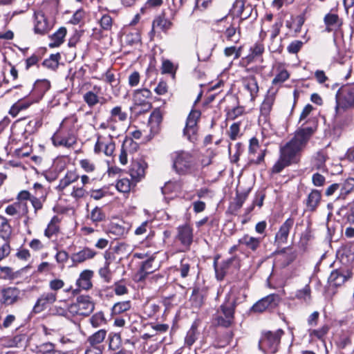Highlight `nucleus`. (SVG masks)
<instances>
[{
	"label": "nucleus",
	"mask_w": 354,
	"mask_h": 354,
	"mask_svg": "<svg viewBox=\"0 0 354 354\" xmlns=\"http://www.w3.org/2000/svg\"><path fill=\"white\" fill-rule=\"evenodd\" d=\"M314 132L315 129L313 127L298 129L294 137L280 147L279 158L272 167V173H280L284 168L297 163L300 159L301 152L306 147Z\"/></svg>",
	"instance_id": "nucleus-1"
},
{
	"label": "nucleus",
	"mask_w": 354,
	"mask_h": 354,
	"mask_svg": "<svg viewBox=\"0 0 354 354\" xmlns=\"http://www.w3.org/2000/svg\"><path fill=\"white\" fill-rule=\"evenodd\" d=\"M77 119L71 115L65 118L59 125V128L52 138L55 146L72 147L76 143L75 132L77 130Z\"/></svg>",
	"instance_id": "nucleus-2"
},
{
	"label": "nucleus",
	"mask_w": 354,
	"mask_h": 354,
	"mask_svg": "<svg viewBox=\"0 0 354 354\" xmlns=\"http://www.w3.org/2000/svg\"><path fill=\"white\" fill-rule=\"evenodd\" d=\"M236 302L227 295L225 301L220 306L214 315L215 324L221 327L229 328L234 322V313Z\"/></svg>",
	"instance_id": "nucleus-3"
},
{
	"label": "nucleus",
	"mask_w": 354,
	"mask_h": 354,
	"mask_svg": "<svg viewBox=\"0 0 354 354\" xmlns=\"http://www.w3.org/2000/svg\"><path fill=\"white\" fill-rule=\"evenodd\" d=\"M171 158L174 169L180 175L190 174L196 165V160L189 151H176L171 154Z\"/></svg>",
	"instance_id": "nucleus-4"
},
{
	"label": "nucleus",
	"mask_w": 354,
	"mask_h": 354,
	"mask_svg": "<svg viewBox=\"0 0 354 354\" xmlns=\"http://www.w3.org/2000/svg\"><path fill=\"white\" fill-rule=\"evenodd\" d=\"M284 332L278 329L275 332H264L259 342V348L265 353H275L279 348L281 336Z\"/></svg>",
	"instance_id": "nucleus-5"
},
{
	"label": "nucleus",
	"mask_w": 354,
	"mask_h": 354,
	"mask_svg": "<svg viewBox=\"0 0 354 354\" xmlns=\"http://www.w3.org/2000/svg\"><path fill=\"white\" fill-rule=\"evenodd\" d=\"M95 304L88 296L77 297L75 303L71 304L68 310L72 315L88 316L94 310Z\"/></svg>",
	"instance_id": "nucleus-6"
},
{
	"label": "nucleus",
	"mask_w": 354,
	"mask_h": 354,
	"mask_svg": "<svg viewBox=\"0 0 354 354\" xmlns=\"http://www.w3.org/2000/svg\"><path fill=\"white\" fill-rule=\"evenodd\" d=\"M200 116L201 112L199 111L192 110L187 118L183 133L187 138L192 142H196L198 139L197 122Z\"/></svg>",
	"instance_id": "nucleus-7"
},
{
	"label": "nucleus",
	"mask_w": 354,
	"mask_h": 354,
	"mask_svg": "<svg viewBox=\"0 0 354 354\" xmlns=\"http://www.w3.org/2000/svg\"><path fill=\"white\" fill-rule=\"evenodd\" d=\"M113 138V136L108 133L98 134L94 147L95 152H103L106 156H111L115 151V142Z\"/></svg>",
	"instance_id": "nucleus-8"
},
{
	"label": "nucleus",
	"mask_w": 354,
	"mask_h": 354,
	"mask_svg": "<svg viewBox=\"0 0 354 354\" xmlns=\"http://www.w3.org/2000/svg\"><path fill=\"white\" fill-rule=\"evenodd\" d=\"M21 299V291L15 286L4 287L0 290V303L6 306L14 305Z\"/></svg>",
	"instance_id": "nucleus-9"
},
{
	"label": "nucleus",
	"mask_w": 354,
	"mask_h": 354,
	"mask_svg": "<svg viewBox=\"0 0 354 354\" xmlns=\"http://www.w3.org/2000/svg\"><path fill=\"white\" fill-rule=\"evenodd\" d=\"M341 88H339L335 95V117L337 119L339 117L340 109H346L354 106V87H349L346 89V93L342 99L339 98Z\"/></svg>",
	"instance_id": "nucleus-10"
},
{
	"label": "nucleus",
	"mask_w": 354,
	"mask_h": 354,
	"mask_svg": "<svg viewBox=\"0 0 354 354\" xmlns=\"http://www.w3.org/2000/svg\"><path fill=\"white\" fill-rule=\"evenodd\" d=\"M33 24L34 32L41 35L48 33L53 26L41 11L35 12Z\"/></svg>",
	"instance_id": "nucleus-11"
},
{
	"label": "nucleus",
	"mask_w": 354,
	"mask_h": 354,
	"mask_svg": "<svg viewBox=\"0 0 354 354\" xmlns=\"http://www.w3.org/2000/svg\"><path fill=\"white\" fill-rule=\"evenodd\" d=\"M266 149H261L258 139L252 138L250 140L249 153L250 162L260 164L264 160Z\"/></svg>",
	"instance_id": "nucleus-12"
},
{
	"label": "nucleus",
	"mask_w": 354,
	"mask_h": 354,
	"mask_svg": "<svg viewBox=\"0 0 354 354\" xmlns=\"http://www.w3.org/2000/svg\"><path fill=\"white\" fill-rule=\"evenodd\" d=\"M279 297L277 295H269L254 304L252 310L254 312L262 313L268 308H275L279 304Z\"/></svg>",
	"instance_id": "nucleus-13"
},
{
	"label": "nucleus",
	"mask_w": 354,
	"mask_h": 354,
	"mask_svg": "<svg viewBox=\"0 0 354 354\" xmlns=\"http://www.w3.org/2000/svg\"><path fill=\"white\" fill-rule=\"evenodd\" d=\"M352 273L347 269H337L333 270L328 278L331 286H340L351 277Z\"/></svg>",
	"instance_id": "nucleus-14"
},
{
	"label": "nucleus",
	"mask_w": 354,
	"mask_h": 354,
	"mask_svg": "<svg viewBox=\"0 0 354 354\" xmlns=\"http://www.w3.org/2000/svg\"><path fill=\"white\" fill-rule=\"evenodd\" d=\"M241 82L243 88L248 92L250 100H254L259 91L257 78L254 75H249L243 77Z\"/></svg>",
	"instance_id": "nucleus-15"
},
{
	"label": "nucleus",
	"mask_w": 354,
	"mask_h": 354,
	"mask_svg": "<svg viewBox=\"0 0 354 354\" xmlns=\"http://www.w3.org/2000/svg\"><path fill=\"white\" fill-rule=\"evenodd\" d=\"M151 92L147 88L137 89L133 92V100L135 105L147 106L151 108L148 100L151 97Z\"/></svg>",
	"instance_id": "nucleus-16"
},
{
	"label": "nucleus",
	"mask_w": 354,
	"mask_h": 354,
	"mask_svg": "<svg viewBox=\"0 0 354 354\" xmlns=\"http://www.w3.org/2000/svg\"><path fill=\"white\" fill-rule=\"evenodd\" d=\"M6 214L12 216L21 217L28 212V208L26 203L17 201L6 207Z\"/></svg>",
	"instance_id": "nucleus-17"
},
{
	"label": "nucleus",
	"mask_w": 354,
	"mask_h": 354,
	"mask_svg": "<svg viewBox=\"0 0 354 354\" xmlns=\"http://www.w3.org/2000/svg\"><path fill=\"white\" fill-rule=\"evenodd\" d=\"M172 26V21L166 18L165 13H162L153 19L152 23V31L156 32V30H159L167 33L168 30L171 28Z\"/></svg>",
	"instance_id": "nucleus-18"
},
{
	"label": "nucleus",
	"mask_w": 354,
	"mask_h": 354,
	"mask_svg": "<svg viewBox=\"0 0 354 354\" xmlns=\"http://www.w3.org/2000/svg\"><path fill=\"white\" fill-rule=\"evenodd\" d=\"M57 299L56 292H44L37 299L34 306V310L36 313L42 311L48 304H53Z\"/></svg>",
	"instance_id": "nucleus-19"
},
{
	"label": "nucleus",
	"mask_w": 354,
	"mask_h": 354,
	"mask_svg": "<svg viewBox=\"0 0 354 354\" xmlns=\"http://www.w3.org/2000/svg\"><path fill=\"white\" fill-rule=\"evenodd\" d=\"M138 147V144L132 139H126L122 145L119 160L122 165H124L127 163V154L136 151Z\"/></svg>",
	"instance_id": "nucleus-20"
},
{
	"label": "nucleus",
	"mask_w": 354,
	"mask_h": 354,
	"mask_svg": "<svg viewBox=\"0 0 354 354\" xmlns=\"http://www.w3.org/2000/svg\"><path fill=\"white\" fill-rule=\"evenodd\" d=\"M96 255V252L89 248H84L79 252L71 255V260L75 264L82 263L87 260L93 259Z\"/></svg>",
	"instance_id": "nucleus-21"
},
{
	"label": "nucleus",
	"mask_w": 354,
	"mask_h": 354,
	"mask_svg": "<svg viewBox=\"0 0 354 354\" xmlns=\"http://www.w3.org/2000/svg\"><path fill=\"white\" fill-rule=\"evenodd\" d=\"M178 239L183 245L189 246L193 241L192 229L187 225L178 228Z\"/></svg>",
	"instance_id": "nucleus-22"
},
{
	"label": "nucleus",
	"mask_w": 354,
	"mask_h": 354,
	"mask_svg": "<svg viewBox=\"0 0 354 354\" xmlns=\"http://www.w3.org/2000/svg\"><path fill=\"white\" fill-rule=\"evenodd\" d=\"M321 192L317 189H312L306 200L307 210L310 212L315 211L321 202Z\"/></svg>",
	"instance_id": "nucleus-23"
},
{
	"label": "nucleus",
	"mask_w": 354,
	"mask_h": 354,
	"mask_svg": "<svg viewBox=\"0 0 354 354\" xmlns=\"http://www.w3.org/2000/svg\"><path fill=\"white\" fill-rule=\"evenodd\" d=\"M153 261L154 258L151 257L142 263V266L136 274L138 281L144 280L148 274L153 272L157 269L158 266L153 265Z\"/></svg>",
	"instance_id": "nucleus-24"
},
{
	"label": "nucleus",
	"mask_w": 354,
	"mask_h": 354,
	"mask_svg": "<svg viewBox=\"0 0 354 354\" xmlns=\"http://www.w3.org/2000/svg\"><path fill=\"white\" fill-rule=\"evenodd\" d=\"M294 224V219L289 218L281 225L276 234L275 239L279 243H285L287 241L289 232Z\"/></svg>",
	"instance_id": "nucleus-25"
},
{
	"label": "nucleus",
	"mask_w": 354,
	"mask_h": 354,
	"mask_svg": "<svg viewBox=\"0 0 354 354\" xmlns=\"http://www.w3.org/2000/svg\"><path fill=\"white\" fill-rule=\"evenodd\" d=\"M275 93H268L266 95L260 108V118L263 117L265 120H267L275 102Z\"/></svg>",
	"instance_id": "nucleus-26"
},
{
	"label": "nucleus",
	"mask_w": 354,
	"mask_h": 354,
	"mask_svg": "<svg viewBox=\"0 0 354 354\" xmlns=\"http://www.w3.org/2000/svg\"><path fill=\"white\" fill-rule=\"evenodd\" d=\"M93 275V272L89 270H85L81 272L78 279L76 281V285L80 289L89 290L92 288L91 278Z\"/></svg>",
	"instance_id": "nucleus-27"
},
{
	"label": "nucleus",
	"mask_w": 354,
	"mask_h": 354,
	"mask_svg": "<svg viewBox=\"0 0 354 354\" xmlns=\"http://www.w3.org/2000/svg\"><path fill=\"white\" fill-rule=\"evenodd\" d=\"M101 91L100 86H94L92 91L86 92L83 95L84 102L89 107H93L100 102L98 94Z\"/></svg>",
	"instance_id": "nucleus-28"
},
{
	"label": "nucleus",
	"mask_w": 354,
	"mask_h": 354,
	"mask_svg": "<svg viewBox=\"0 0 354 354\" xmlns=\"http://www.w3.org/2000/svg\"><path fill=\"white\" fill-rule=\"evenodd\" d=\"M261 242V239L260 238L253 237L248 234H245L239 239V244L245 245L248 249L253 252L259 248Z\"/></svg>",
	"instance_id": "nucleus-29"
},
{
	"label": "nucleus",
	"mask_w": 354,
	"mask_h": 354,
	"mask_svg": "<svg viewBox=\"0 0 354 354\" xmlns=\"http://www.w3.org/2000/svg\"><path fill=\"white\" fill-rule=\"evenodd\" d=\"M59 218L57 216H54L44 231L45 236L49 239L56 237L59 232Z\"/></svg>",
	"instance_id": "nucleus-30"
},
{
	"label": "nucleus",
	"mask_w": 354,
	"mask_h": 354,
	"mask_svg": "<svg viewBox=\"0 0 354 354\" xmlns=\"http://www.w3.org/2000/svg\"><path fill=\"white\" fill-rule=\"evenodd\" d=\"M12 232V227L9 224L8 219L0 215V236L5 241H9Z\"/></svg>",
	"instance_id": "nucleus-31"
},
{
	"label": "nucleus",
	"mask_w": 354,
	"mask_h": 354,
	"mask_svg": "<svg viewBox=\"0 0 354 354\" xmlns=\"http://www.w3.org/2000/svg\"><path fill=\"white\" fill-rule=\"evenodd\" d=\"M79 178V176L73 171H67L64 178L59 180L57 186L59 191H63L65 188L69 186L73 183L76 182Z\"/></svg>",
	"instance_id": "nucleus-32"
},
{
	"label": "nucleus",
	"mask_w": 354,
	"mask_h": 354,
	"mask_svg": "<svg viewBox=\"0 0 354 354\" xmlns=\"http://www.w3.org/2000/svg\"><path fill=\"white\" fill-rule=\"evenodd\" d=\"M163 113L160 109H156L151 113L149 120V124L151 127V129L154 131H157L160 124L162 120Z\"/></svg>",
	"instance_id": "nucleus-33"
},
{
	"label": "nucleus",
	"mask_w": 354,
	"mask_h": 354,
	"mask_svg": "<svg viewBox=\"0 0 354 354\" xmlns=\"http://www.w3.org/2000/svg\"><path fill=\"white\" fill-rule=\"evenodd\" d=\"M66 35V29L64 27L59 28L54 34L50 36L51 42L49 44L50 48L58 47L64 42V39Z\"/></svg>",
	"instance_id": "nucleus-34"
},
{
	"label": "nucleus",
	"mask_w": 354,
	"mask_h": 354,
	"mask_svg": "<svg viewBox=\"0 0 354 354\" xmlns=\"http://www.w3.org/2000/svg\"><path fill=\"white\" fill-rule=\"evenodd\" d=\"M130 175L136 181H139L145 175V167L142 163L134 162L130 169Z\"/></svg>",
	"instance_id": "nucleus-35"
},
{
	"label": "nucleus",
	"mask_w": 354,
	"mask_h": 354,
	"mask_svg": "<svg viewBox=\"0 0 354 354\" xmlns=\"http://www.w3.org/2000/svg\"><path fill=\"white\" fill-rule=\"evenodd\" d=\"M109 119L111 121L124 122L127 120V113L120 106H114L110 111Z\"/></svg>",
	"instance_id": "nucleus-36"
},
{
	"label": "nucleus",
	"mask_w": 354,
	"mask_h": 354,
	"mask_svg": "<svg viewBox=\"0 0 354 354\" xmlns=\"http://www.w3.org/2000/svg\"><path fill=\"white\" fill-rule=\"evenodd\" d=\"M37 354H65L57 349L55 345L51 342H45L37 346Z\"/></svg>",
	"instance_id": "nucleus-37"
},
{
	"label": "nucleus",
	"mask_w": 354,
	"mask_h": 354,
	"mask_svg": "<svg viewBox=\"0 0 354 354\" xmlns=\"http://www.w3.org/2000/svg\"><path fill=\"white\" fill-rule=\"evenodd\" d=\"M277 68L278 73L276 75L275 77L272 80V84L274 85L284 82L290 77L289 73L286 69L283 68V66L281 64H278Z\"/></svg>",
	"instance_id": "nucleus-38"
},
{
	"label": "nucleus",
	"mask_w": 354,
	"mask_h": 354,
	"mask_svg": "<svg viewBox=\"0 0 354 354\" xmlns=\"http://www.w3.org/2000/svg\"><path fill=\"white\" fill-rule=\"evenodd\" d=\"M50 84L46 80H39L35 82L32 91L38 95L39 98L50 88Z\"/></svg>",
	"instance_id": "nucleus-39"
},
{
	"label": "nucleus",
	"mask_w": 354,
	"mask_h": 354,
	"mask_svg": "<svg viewBox=\"0 0 354 354\" xmlns=\"http://www.w3.org/2000/svg\"><path fill=\"white\" fill-rule=\"evenodd\" d=\"M31 104L32 102L30 101L19 100L12 106L9 111V113L12 116L16 117L21 111L26 109Z\"/></svg>",
	"instance_id": "nucleus-40"
},
{
	"label": "nucleus",
	"mask_w": 354,
	"mask_h": 354,
	"mask_svg": "<svg viewBox=\"0 0 354 354\" xmlns=\"http://www.w3.org/2000/svg\"><path fill=\"white\" fill-rule=\"evenodd\" d=\"M354 190V178H348L342 184L340 189L339 197L345 198L347 195Z\"/></svg>",
	"instance_id": "nucleus-41"
},
{
	"label": "nucleus",
	"mask_w": 354,
	"mask_h": 354,
	"mask_svg": "<svg viewBox=\"0 0 354 354\" xmlns=\"http://www.w3.org/2000/svg\"><path fill=\"white\" fill-rule=\"evenodd\" d=\"M182 189V184L179 181H169L167 182L163 187H162V192L163 194L169 193H178Z\"/></svg>",
	"instance_id": "nucleus-42"
},
{
	"label": "nucleus",
	"mask_w": 354,
	"mask_h": 354,
	"mask_svg": "<svg viewBox=\"0 0 354 354\" xmlns=\"http://www.w3.org/2000/svg\"><path fill=\"white\" fill-rule=\"evenodd\" d=\"M295 297L306 303L311 300V290L309 285H306L302 289L297 290Z\"/></svg>",
	"instance_id": "nucleus-43"
},
{
	"label": "nucleus",
	"mask_w": 354,
	"mask_h": 354,
	"mask_svg": "<svg viewBox=\"0 0 354 354\" xmlns=\"http://www.w3.org/2000/svg\"><path fill=\"white\" fill-rule=\"evenodd\" d=\"M106 335V330L104 329H100L95 332L94 334L91 335L88 338V342L90 345L96 346L102 343L105 339Z\"/></svg>",
	"instance_id": "nucleus-44"
},
{
	"label": "nucleus",
	"mask_w": 354,
	"mask_h": 354,
	"mask_svg": "<svg viewBox=\"0 0 354 354\" xmlns=\"http://www.w3.org/2000/svg\"><path fill=\"white\" fill-rule=\"evenodd\" d=\"M198 339L197 326L196 324H192L190 329L187 331L185 338V344L190 347Z\"/></svg>",
	"instance_id": "nucleus-45"
},
{
	"label": "nucleus",
	"mask_w": 354,
	"mask_h": 354,
	"mask_svg": "<svg viewBox=\"0 0 354 354\" xmlns=\"http://www.w3.org/2000/svg\"><path fill=\"white\" fill-rule=\"evenodd\" d=\"M231 263L232 259H230L227 261H223L221 266H218L216 261L214 262L216 276L218 280H222L224 278L226 273V270Z\"/></svg>",
	"instance_id": "nucleus-46"
},
{
	"label": "nucleus",
	"mask_w": 354,
	"mask_h": 354,
	"mask_svg": "<svg viewBox=\"0 0 354 354\" xmlns=\"http://www.w3.org/2000/svg\"><path fill=\"white\" fill-rule=\"evenodd\" d=\"M131 301H124L115 304L112 308L113 315L121 314L131 308Z\"/></svg>",
	"instance_id": "nucleus-47"
},
{
	"label": "nucleus",
	"mask_w": 354,
	"mask_h": 354,
	"mask_svg": "<svg viewBox=\"0 0 354 354\" xmlns=\"http://www.w3.org/2000/svg\"><path fill=\"white\" fill-rule=\"evenodd\" d=\"M59 59L60 55L59 53L52 54L49 58L44 61L43 65L48 68L55 70L58 67Z\"/></svg>",
	"instance_id": "nucleus-48"
},
{
	"label": "nucleus",
	"mask_w": 354,
	"mask_h": 354,
	"mask_svg": "<svg viewBox=\"0 0 354 354\" xmlns=\"http://www.w3.org/2000/svg\"><path fill=\"white\" fill-rule=\"evenodd\" d=\"M109 266L110 262L106 260L104 266L100 268L98 271L100 277L106 283H109L111 281V272L110 270Z\"/></svg>",
	"instance_id": "nucleus-49"
},
{
	"label": "nucleus",
	"mask_w": 354,
	"mask_h": 354,
	"mask_svg": "<svg viewBox=\"0 0 354 354\" xmlns=\"http://www.w3.org/2000/svg\"><path fill=\"white\" fill-rule=\"evenodd\" d=\"M90 322L94 328H97L106 323L104 315L102 311L95 313L90 319Z\"/></svg>",
	"instance_id": "nucleus-50"
},
{
	"label": "nucleus",
	"mask_w": 354,
	"mask_h": 354,
	"mask_svg": "<svg viewBox=\"0 0 354 354\" xmlns=\"http://www.w3.org/2000/svg\"><path fill=\"white\" fill-rule=\"evenodd\" d=\"M203 297L198 289H194L190 297L192 305L196 308H199L203 304Z\"/></svg>",
	"instance_id": "nucleus-51"
},
{
	"label": "nucleus",
	"mask_w": 354,
	"mask_h": 354,
	"mask_svg": "<svg viewBox=\"0 0 354 354\" xmlns=\"http://www.w3.org/2000/svg\"><path fill=\"white\" fill-rule=\"evenodd\" d=\"M224 35L228 41L237 43L239 40V34H236V28L230 25L224 32Z\"/></svg>",
	"instance_id": "nucleus-52"
},
{
	"label": "nucleus",
	"mask_w": 354,
	"mask_h": 354,
	"mask_svg": "<svg viewBox=\"0 0 354 354\" xmlns=\"http://www.w3.org/2000/svg\"><path fill=\"white\" fill-rule=\"evenodd\" d=\"M117 189L122 193H128L131 189V183L128 178H122L116 183Z\"/></svg>",
	"instance_id": "nucleus-53"
},
{
	"label": "nucleus",
	"mask_w": 354,
	"mask_h": 354,
	"mask_svg": "<svg viewBox=\"0 0 354 354\" xmlns=\"http://www.w3.org/2000/svg\"><path fill=\"white\" fill-rule=\"evenodd\" d=\"M90 218L93 222L98 223L104 220L105 214L101 208L96 207L91 211Z\"/></svg>",
	"instance_id": "nucleus-54"
},
{
	"label": "nucleus",
	"mask_w": 354,
	"mask_h": 354,
	"mask_svg": "<svg viewBox=\"0 0 354 354\" xmlns=\"http://www.w3.org/2000/svg\"><path fill=\"white\" fill-rule=\"evenodd\" d=\"M241 121L234 122L230 127L228 132L229 137L231 140H235L239 136Z\"/></svg>",
	"instance_id": "nucleus-55"
},
{
	"label": "nucleus",
	"mask_w": 354,
	"mask_h": 354,
	"mask_svg": "<svg viewBox=\"0 0 354 354\" xmlns=\"http://www.w3.org/2000/svg\"><path fill=\"white\" fill-rule=\"evenodd\" d=\"M120 336L118 334L109 335V348L113 351L118 350L120 346Z\"/></svg>",
	"instance_id": "nucleus-56"
},
{
	"label": "nucleus",
	"mask_w": 354,
	"mask_h": 354,
	"mask_svg": "<svg viewBox=\"0 0 354 354\" xmlns=\"http://www.w3.org/2000/svg\"><path fill=\"white\" fill-rule=\"evenodd\" d=\"M64 285V281L59 279H53L49 281V288L53 291L52 292L61 290Z\"/></svg>",
	"instance_id": "nucleus-57"
},
{
	"label": "nucleus",
	"mask_w": 354,
	"mask_h": 354,
	"mask_svg": "<svg viewBox=\"0 0 354 354\" xmlns=\"http://www.w3.org/2000/svg\"><path fill=\"white\" fill-rule=\"evenodd\" d=\"M190 268V264L189 263V260L186 259H183L180 261V268L178 270L180 271V276L183 278H185L188 276V273Z\"/></svg>",
	"instance_id": "nucleus-58"
},
{
	"label": "nucleus",
	"mask_w": 354,
	"mask_h": 354,
	"mask_svg": "<svg viewBox=\"0 0 354 354\" xmlns=\"http://www.w3.org/2000/svg\"><path fill=\"white\" fill-rule=\"evenodd\" d=\"M86 191L84 188V187L79 186V185L74 186L73 188V191L71 193V195L76 199L83 198L86 196Z\"/></svg>",
	"instance_id": "nucleus-59"
},
{
	"label": "nucleus",
	"mask_w": 354,
	"mask_h": 354,
	"mask_svg": "<svg viewBox=\"0 0 354 354\" xmlns=\"http://www.w3.org/2000/svg\"><path fill=\"white\" fill-rule=\"evenodd\" d=\"M100 24L102 29L105 30H109L112 27V18L108 15H104L102 17L100 21Z\"/></svg>",
	"instance_id": "nucleus-60"
},
{
	"label": "nucleus",
	"mask_w": 354,
	"mask_h": 354,
	"mask_svg": "<svg viewBox=\"0 0 354 354\" xmlns=\"http://www.w3.org/2000/svg\"><path fill=\"white\" fill-rule=\"evenodd\" d=\"M80 165L86 172H92L95 169V164L89 159L81 160Z\"/></svg>",
	"instance_id": "nucleus-61"
},
{
	"label": "nucleus",
	"mask_w": 354,
	"mask_h": 354,
	"mask_svg": "<svg viewBox=\"0 0 354 354\" xmlns=\"http://www.w3.org/2000/svg\"><path fill=\"white\" fill-rule=\"evenodd\" d=\"M326 160V157L324 153H323L322 152L317 153L316 158H315L314 166L318 169H323L325 165L324 164H325Z\"/></svg>",
	"instance_id": "nucleus-62"
},
{
	"label": "nucleus",
	"mask_w": 354,
	"mask_h": 354,
	"mask_svg": "<svg viewBox=\"0 0 354 354\" xmlns=\"http://www.w3.org/2000/svg\"><path fill=\"white\" fill-rule=\"evenodd\" d=\"M324 23L327 26H334L337 24L339 17L336 14L328 13L324 17Z\"/></svg>",
	"instance_id": "nucleus-63"
},
{
	"label": "nucleus",
	"mask_w": 354,
	"mask_h": 354,
	"mask_svg": "<svg viewBox=\"0 0 354 354\" xmlns=\"http://www.w3.org/2000/svg\"><path fill=\"white\" fill-rule=\"evenodd\" d=\"M303 46V42L299 40L293 41L287 47V50L290 53L295 54L297 53Z\"/></svg>",
	"instance_id": "nucleus-64"
}]
</instances>
